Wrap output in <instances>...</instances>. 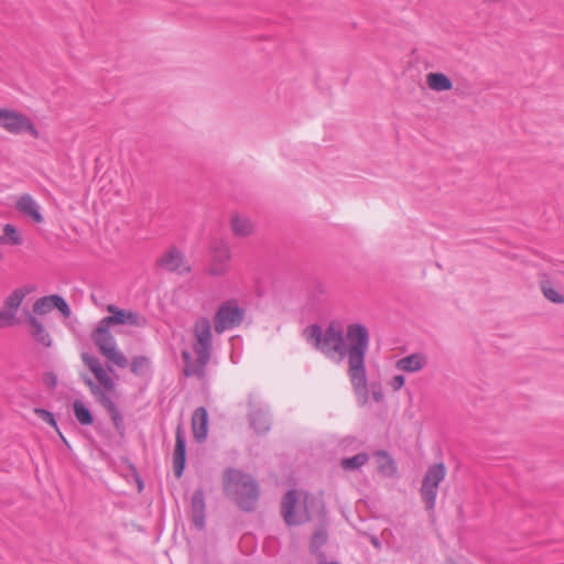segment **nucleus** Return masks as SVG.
<instances>
[{"label":"nucleus","mask_w":564,"mask_h":564,"mask_svg":"<svg viewBox=\"0 0 564 564\" xmlns=\"http://www.w3.org/2000/svg\"><path fill=\"white\" fill-rule=\"evenodd\" d=\"M370 346V333L361 323L347 325L344 333L343 358H347V373L356 394L357 403L365 406L368 403V386L366 356Z\"/></svg>","instance_id":"1"},{"label":"nucleus","mask_w":564,"mask_h":564,"mask_svg":"<svg viewBox=\"0 0 564 564\" xmlns=\"http://www.w3.org/2000/svg\"><path fill=\"white\" fill-rule=\"evenodd\" d=\"M193 333L195 336L193 350L196 355V359L193 360L192 355L187 350L182 352V359L185 364L184 376L204 378L206 375L205 369L210 360L213 349L210 321L204 316L197 318L193 327Z\"/></svg>","instance_id":"2"},{"label":"nucleus","mask_w":564,"mask_h":564,"mask_svg":"<svg viewBox=\"0 0 564 564\" xmlns=\"http://www.w3.org/2000/svg\"><path fill=\"white\" fill-rule=\"evenodd\" d=\"M224 491L241 510L247 512L256 509L260 496L256 479L237 469L225 471Z\"/></svg>","instance_id":"3"},{"label":"nucleus","mask_w":564,"mask_h":564,"mask_svg":"<svg viewBox=\"0 0 564 564\" xmlns=\"http://www.w3.org/2000/svg\"><path fill=\"white\" fill-rule=\"evenodd\" d=\"M319 501L313 496L295 489L289 490L281 502V513L288 525H299L312 520Z\"/></svg>","instance_id":"4"},{"label":"nucleus","mask_w":564,"mask_h":564,"mask_svg":"<svg viewBox=\"0 0 564 564\" xmlns=\"http://www.w3.org/2000/svg\"><path fill=\"white\" fill-rule=\"evenodd\" d=\"M308 341L322 350L326 356L338 355L343 358L344 330L338 323L332 322L325 329L314 324L305 329Z\"/></svg>","instance_id":"5"},{"label":"nucleus","mask_w":564,"mask_h":564,"mask_svg":"<svg viewBox=\"0 0 564 564\" xmlns=\"http://www.w3.org/2000/svg\"><path fill=\"white\" fill-rule=\"evenodd\" d=\"M108 316L102 317L91 334L113 337L110 327L112 325H128L132 327H143L147 319L139 313L120 308L113 304L107 306Z\"/></svg>","instance_id":"6"},{"label":"nucleus","mask_w":564,"mask_h":564,"mask_svg":"<svg viewBox=\"0 0 564 564\" xmlns=\"http://www.w3.org/2000/svg\"><path fill=\"white\" fill-rule=\"evenodd\" d=\"M245 318V310L239 307L236 300L220 304L214 316V328L217 334L238 327Z\"/></svg>","instance_id":"7"},{"label":"nucleus","mask_w":564,"mask_h":564,"mask_svg":"<svg viewBox=\"0 0 564 564\" xmlns=\"http://www.w3.org/2000/svg\"><path fill=\"white\" fill-rule=\"evenodd\" d=\"M445 475L446 468L442 462L432 465L425 473L420 491L427 510L434 509L438 485L445 478Z\"/></svg>","instance_id":"8"},{"label":"nucleus","mask_w":564,"mask_h":564,"mask_svg":"<svg viewBox=\"0 0 564 564\" xmlns=\"http://www.w3.org/2000/svg\"><path fill=\"white\" fill-rule=\"evenodd\" d=\"M0 127L12 134L29 133L33 138H39V130L29 117L14 110L0 109Z\"/></svg>","instance_id":"9"},{"label":"nucleus","mask_w":564,"mask_h":564,"mask_svg":"<svg viewBox=\"0 0 564 564\" xmlns=\"http://www.w3.org/2000/svg\"><path fill=\"white\" fill-rule=\"evenodd\" d=\"M91 340L97 346L99 352L107 359V367L112 372V365L124 369L129 365L128 358L117 349L115 337L91 334Z\"/></svg>","instance_id":"10"},{"label":"nucleus","mask_w":564,"mask_h":564,"mask_svg":"<svg viewBox=\"0 0 564 564\" xmlns=\"http://www.w3.org/2000/svg\"><path fill=\"white\" fill-rule=\"evenodd\" d=\"M32 292L30 286L15 289L3 303V310H0V322L2 327L18 324L17 313L25 296Z\"/></svg>","instance_id":"11"},{"label":"nucleus","mask_w":564,"mask_h":564,"mask_svg":"<svg viewBox=\"0 0 564 564\" xmlns=\"http://www.w3.org/2000/svg\"><path fill=\"white\" fill-rule=\"evenodd\" d=\"M249 425L254 431V433L259 435L267 434L272 424L271 413L269 406L263 403H256L253 401L252 394L249 395Z\"/></svg>","instance_id":"12"},{"label":"nucleus","mask_w":564,"mask_h":564,"mask_svg":"<svg viewBox=\"0 0 564 564\" xmlns=\"http://www.w3.org/2000/svg\"><path fill=\"white\" fill-rule=\"evenodd\" d=\"M212 260L208 268L209 274L214 276L224 275L229 269L231 252L228 243L216 239L210 245Z\"/></svg>","instance_id":"13"},{"label":"nucleus","mask_w":564,"mask_h":564,"mask_svg":"<svg viewBox=\"0 0 564 564\" xmlns=\"http://www.w3.org/2000/svg\"><path fill=\"white\" fill-rule=\"evenodd\" d=\"M158 265L165 271L175 272L177 274H186L191 271V267L185 261V257L176 247L170 248L158 259Z\"/></svg>","instance_id":"14"},{"label":"nucleus","mask_w":564,"mask_h":564,"mask_svg":"<svg viewBox=\"0 0 564 564\" xmlns=\"http://www.w3.org/2000/svg\"><path fill=\"white\" fill-rule=\"evenodd\" d=\"M83 362L90 369V371L95 375L98 382L104 387V389L108 391H115L116 384L111 377L108 376L106 369L101 365L100 360L89 355L88 352H84L82 355Z\"/></svg>","instance_id":"15"},{"label":"nucleus","mask_w":564,"mask_h":564,"mask_svg":"<svg viewBox=\"0 0 564 564\" xmlns=\"http://www.w3.org/2000/svg\"><path fill=\"white\" fill-rule=\"evenodd\" d=\"M205 495L203 489H196L193 492L192 499H191V511H192V519L194 525L198 530H203L205 528Z\"/></svg>","instance_id":"16"},{"label":"nucleus","mask_w":564,"mask_h":564,"mask_svg":"<svg viewBox=\"0 0 564 564\" xmlns=\"http://www.w3.org/2000/svg\"><path fill=\"white\" fill-rule=\"evenodd\" d=\"M427 366V357L423 352H414L395 362V368L400 371L414 373L423 370Z\"/></svg>","instance_id":"17"},{"label":"nucleus","mask_w":564,"mask_h":564,"mask_svg":"<svg viewBox=\"0 0 564 564\" xmlns=\"http://www.w3.org/2000/svg\"><path fill=\"white\" fill-rule=\"evenodd\" d=\"M17 209L24 216L30 217L34 223L41 224L43 216L36 200L29 194H23L17 200Z\"/></svg>","instance_id":"18"},{"label":"nucleus","mask_w":564,"mask_h":564,"mask_svg":"<svg viewBox=\"0 0 564 564\" xmlns=\"http://www.w3.org/2000/svg\"><path fill=\"white\" fill-rule=\"evenodd\" d=\"M192 429L194 438L203 442L207 437L208 432V413L204 406L197 408L192 416Z\"/></svg>","instance_id":"19"},{"label":"nucleus","mask_w":564,"mask_h":564,"mask_svg":"<svg viewBox=\"0 0 564 564\" xmlns=\"http://www.w3.org/2000/svg\"><path fill=\"white\" fill-rule=\"evenodd\" d=\"M28 323L31 327L30 334L33 339L46 348L51 347L52 338L44 326L37 321V318L29 314Z\"/></svg>","instance_id":"20"},{"label":"nucleus","mask_w":564,"mask_h":564,"mask_svg":"<svg viewBox=\"0 0 564 564\" xmlns=\"http://www.w3.org/2000/svg\"><path fill=\"white\" fill-rule=\"evenodd\" d=\"M100 404L108 411V413L110 414V417H111V421L115 425V429L116 431L120 434V435H123L124 433V422H123V417L119 411V408L117 406V404L115 403V401L111 399V397H102V400L100 402Z\"/></svg>","instance_id":"21"},{"label":"nucleus","mask_w":564,"mask_h":564,"mask_svg":"<svg viewBox=\"0 0 564 564\" xmlns=\"http://www.w3.org/2000/svg\"><path fill=\"white\" fill-rule=\"evenodd\" d=\"M426 84L430 89L441 93L453 88V82L443 73H429L426 75Z\"/></svg>","instance_id":"22"},{"label":"nucleus","mask_w":564,"mask_h":564,"mask_svg":"<svg viewBox=\"0 0 564 564\" xmlns=\"http://www.w3.org/2000/svg\"><path fill=\"white\" fill-rule=\"evenodd\" d=\"M252 228V223L246 217L236 215L231 218V229L236 236H248L249 234H251Z\"/></svg>","instance_id":"23"},{"label":"nucleus","mask_w":564,"mask_h":564,"mask_svg":"<svg viewBox=\"0 0 564 564\" xmlns=\"http://www.w3.org/2000/svg\"><path fill=\"white\" fill-rule=\"evenodd\" d=\"M74 415L82 425H90L94 422L91 411L82 402H74Z\"/></svg>","instance_id":"24"},{"label":"nucleus","mask_w":564,"mask_h":564,"mask_svg":"<svg viewBox=\"0 0 564 564\" xmlns=\"http://www.w3.org/2000/svg\"><path fill=\"white\" fill-rule=\"evenodd\" d=\"M23 242L22 237L18 232L17 228L11 224H6L3 227V236L0 237L1 245L20 246Z\"/></svg>","instance_id":"25"},{"label":"nucleus","mask_w":564,"mask_h":564,"mask_svg":"<svg viewBox=\"0 0 564 564\" xmlns=\"http://www.w3.org/2000/svg\"><path fill=\"white\" fill-rule=\"evenodd\" d=\"M83 380L86 386L89 387L90 392L94 394V397L98 400L100 403L102 400V397H109L112 391H108L104 389V387L98 382L96 383L90 377L83 376Z\"/></svg>","instance_id":"26"},{"label":"nucleus","mask_w":564,"mask_h":564,"mask_svg":"<svg viewBox=\"0 0 564 564\" xmlns=\"http://www.w3.org/2000/svg\"><path fill=\"white\" fill-rule=\"evenodd\" d=\"M541 291L543 295L552 303L561 304L564 303V295L557 292L549 281L541 282Z\"/></svg>","instance_id":"27"},{"label":"nucleus","mask_w":564,"mask_h":564,"mask_svg":"<svg viewBox=\"0 0 564 564\" xmlns=\"http://www.w3.org/2000/svg\"><path fill=\"white\" fill-rule=\"evenodd\" d=\"M150 359L145 356H135L131 361V371L137 376L145 375L150 370Z\"/></svg>","instance_id":"28"},{"label":"nucleus","mask_w":564,"mask_h":564,"mask_svg":"<svg viewBox=\"0 0 564 564\" xmlns=\"http://www.w3.org/2000/svg\"><path fill=\"white\" fill-rule=\"evenodd\" d=\"M173 458H186V438L180 425L176 429V444Z\"/></svg>","instance_id":"29"},{"label":"nucleus","mask_w":564,"mask_h":564,"mask_svg":"<svg viewBox=\"0 0 564 564\" xmlns=\"http://www.w3.org/2000/svg\"><path fill=\"white\" fill-rule=\"evenodd\" d=\"M52 310L57 308L63 316L68 317L70 315V308L64 297L57 294L50 295Z\"/></svg>","instance_id":"30"},{"label":"nucleus","mask_w":564,"mask_h":564,"mask_svg":"<svg viewBox=\"0 0 564 564\" xmlns=\"http://www.w3.org/2000/svg\"><path fill=\"white\" fill-rule=\"evenodd\" d=\"M52 311V303L50 295L40 297L33 304V312L39 315H44Z\"/></svg>","instance_id":"31"},{"label":"nucleus","mask_w":564,"mask_h":564,"mask_svg":"<svg viewBox=\"0 0 564 564\" xmlns=\"http://www.w3.org/2000/svg\"><path fill=\"white\" fill-rule=\"evenodd\" d=\"M327 541V532L324 529H318L312 536L311 549L316 552Z\"/></svg>","instance_id":"32"},{"label":"nucleus","mask_w":564,"mask_h":564,"mask_svg":"<svg viewBox=\"0 0 564 564\" xmlns=\"http://www.w3.org/2000/svg\"><path fill=\"white\" fill-rule=\"evenodd\" d=\"M34 414L40 420H42L43 422L50 424L51 426H53V427L57 426V423H56L54 414L52 412H50L48 410H45V409H42V408H35L34 409Z\"/></svg>","instance_id":"33"},{"label":"nucleus","mask_w":564,"mask_h":564,"mask_svg":"<svg viewBox=\"0 0 564 564\" xmlns=\"http://www.w3.org/2000/svg\"><path fill=\"white\" fill-rule=\"evenodd\" d=\"M379 471L387 477H395L398 467L395 460H383L379 466Z\"/></svg>","instance_id":"34"},{"label":"nucleus","mask_w":564,"mask_h":564,"mask_svg":"<svg viewBox=\"0 0 564 564\" xmlns=\"http://www.w3.org/2000/svg\"><path fill=\"white\" fill-rule=\"evenodd\" d=\"M368 394L371 392V395L376 402H381L383 400V392L381 386L377 382H371L368 384Z\"/></svg>","instance_id":"35"},{"label":"nucleus","mask_w":564,"mask_h":564,"mask_svg":"<svg viewBox=\"0 0 564 564\" xmlns=\"http://www.w3.org/2000/svg\"><path fill=\"white\" fill-rule=\"evenodd\" d=\"M341 468L345 471H352L359 469L367 460H340Z\"/></svg>","instance_id":"36"},{"label":"nucleus","mask_w":564,"mask_h":564,"mask_svg":"<svg viewBox=\"0 0 564 564\" xmlns=\"http://www.w3.org/2000/svg\"><path fill=\"white\" fill-rule=\"evenodd\" d=\"M404 383L405 377L403 375L394 376L389 382L393 391H399L404 386Z\"/></svg>","instance_id":"37"},{"label":"nucleus","mask_w":564,"mask_h":564,"mask_svg":"<svg viewBox=\"0 0 564 564\" xmlns=\"http://www.w3.org/2000/svg\"><path fill=\"white\" fill-rule=\"evenodd\" d=\"M45 383L47 387L54 389L57 386V377L54 372L45 373Z\"/></svg>","instance_id":"38"},{"label":"nucleus","mask_w":564,"mask_h":564,"mask_svg":"<svg viewBox=\"0 0 564 564\" xmlns=\"http://www.w3.org/2000/svg\"><path fill=\"white\" fill-rule=\"evenodd\" d=\"M186 460H174V474L177 478L183 475Z\"/></svg>","instance_id":"39"},{"label":"nucleus","mask_w":564,"mask_h":564,"mask_svg":"<svg viewBox=\"0 0 564 564\" xmlns=\"http://www.w3.org/2000/svg\"><path fill=\"white\" fill-rule=\"evenodd\" d=\"M313 294L315 296L326 294V286L321 282L315 283Z\"/></svg>","instance_id":"40"},{"label":"nucleus","mask_w":564,"mask_h":564,"mask_svg":"<svg viewBox=\"0 0 564 564\" xmlns=\"http://www.w3.org/2000/svg\"><path fill=\"white\" fill-rule=\"evenodd\" d=\"M377 458H390L386 451H378L376 453Z\"/></svg>","instance_id":"41"},{"label":"nucleus","mask_w":564,"mask_h":564,"mask_svg":"<svg viewBox=\"0 0 564 564\" xmlns=\"http://www.w3.org/2000/svg\"><path fill=\"white\" fill-rule=\"evenodd\" d=\"M135 479H137V484H138V490L141 491L144 487V484L138 475H135Z\"/></svg>","instance_id":"42"},{"label":"nucleus","mask_w":564,"mask_h":564,"mask_svg":"<svg viewBox=\"0 0 564 564\" xmlns=\"http://www.w3.org/2000/svg\"><path fill=\"white\" fill-rule=\"evenodd\" d=\"M350 458H357V459L369 458V455L367 453H358V454L351 456Z\"/></svg>","instance_id":"43"},{"label":"nucleus","mask_w":564,"mask_h":564,"mask_svg":"<svg viewBox=\"0 0 564 564\" xmlns=\"http://www.w3.org/2000/svg\"><path fill=\"white\" fill-rule=\"evenodd\" d=\"M371 543L373 546H376L377 549H379L381 546V543L380 541L378 540V538L373 536L371 538Z\"/></svg>","instance_id":"44"}]
</instances>
